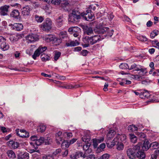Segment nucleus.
<instances>
[{"mask_svg": "<svg viewBox=\"0 0 159 159\" xmlns=\"http://www.w3.org/2000/svg\"><path fill=\"white\" fill-rule=\"evenodd\" d=\"M114 16L112 13H111L110 14H109L108 15V18L110 21L112 20V19L114 18Z\"/></svg>", "mask_w": 159, "mask_h": 159, "instance_id": "59", "label": "nucleus"}, {"mask_svg": "<svg viewBox=\"0 0 159 159\" xmlns=\"http://www.w3.org/2000/svg\"><path fill=\"white\" fill-rule=\"evenodd\" d=\"M9 26H11V28L12 29L16 31H20L22 30L23 26L22 24L20 23H15L13 25L12 24H10Z\"/></svg>", "mask_w": 159, "mask_h": 159, "instance_id": "11", "label": "nucleus"}, {"mask_svg": "<svg viewBox=\"0 0 159 159\" xmlns=\"http://www.w3.org/2000/svg\"><path fill=\"white\" fill-rule=\"evenodd\" d=\"M122 18H123V20H125L127 22H130V21H131L129 17H128L127 16L125 15L123 16Z\"/></svg>", "mask_w": 159, "mask_h": 159, "instance_id": "54", "label": "nucleus"}, {"mask_svg": "<svg viewBox=\"0 0 159 159\" xmlns=\"http://www.w3.org/2000/svg\"><path fill=\"white\" fill-rule=\"evenodd\" d=\"M67 32L66 31H62L60 33V36L61 38L64 39L67 37Z\"/></svg>", "mask_w": 159, "mask_h": 159, "instance_id": "43", "label": "nucleus"}, {"mask_svg": "<svg viewBox=\"0 0 159 159\" xmlns=\"http://www.w3.org/2000/svg\"><path fill=\"white\" fill-rule=\"evenodd\" d=\"M141 76L138 75H132V78L136 80H139L140 79Z\"/></svg>", "mask_w": 159, "mask_h": 159, "instance_id": "60", "label": "nucleus"}, {"mask_svg": "<svg viewBox=\"0 0 159 159\" xmlns=\"http://www.w3.org/2000/svg\"><path fill=\"white\" fill-rule=\"evenodd\" d=\"M43 159H53V156L52 155H44L43 157Z\"/></svg>", "mask_w": 159, "mask_h": 159, "instance_id": "52", "label": "nucleus"}, {"mask_svg": "<svg viewBox=\"0 0 159 159\" xmlns=\"http://www.w3.org/2000/svg\"><path fill=\"white\" fill-rule=\"evenodd\" d=\"M26 39L30 43L35 42L38 39L37 35L34 34H29L26 37Z\"/></svg>", "mask_w": 159, "mask_h": 159, "instance_id": "14", "label": "nucleus"}, {"mask_svg": "<svg viewBox=\"0 0 159 159\" xmlns=\"http://www.w3.org/2000/svg\"><path fill=\"white\" fill-rule=\"evenodd\" d=\"M93 144L95 148H96L98 143L102 142L104 140V138L103 137H100L98 138H94L93 139Z\"/></svg>", "mask_w": 159, "mask_h": 159, "instance_id": "10", "label": "nucleus"}, {"mask_svg": "<svg viewBox=\"0 0 159 159\" xmlns=\"http://www.w3.org/2000/svg\"><path fill=\"white\" fill-rule=\"evenodd\" d=\"M47 49V47L46 46H40L38 48V50L39 51L40 54L42 53L44 51H45Z\"/></svg>", "mask_w": 159, "mask_h": 159, "instance_id": "36", "label": "nucleus"}, {"mask_svg": "<svg viewBox=\"0 0 159 159\" xmlns=\"http://www.w3.org/2000/svg\"><path fill=\"white\" fill-rule=\"evenodd\" d=\"M120 68L121 69H129V65L126 63H122L119 66Z\"/></svg>", "mask_w": 159, "mask_h": 159, "instance_id": "37", "label": "nucleus"}, {"mask_svg": "<svg viewBox=\"0 0 159 159\" xmlns=\"http://www.w3.org/2000/svg\"><path fill=\"white\" fill-rule=\"evenodd\" d=\"M91 144V143H85V144L83 146V150L85 151L89 148Z\"/></svg>", "mask_w": 159, "mask_h": 159, "instance_id": "42", "label": "nucleus"}, {"mask_svg": "<svg viewBox=\"0 0 159 159\" xmlns=\"http://www.w3.org/2000/svg\"><path fill=\"white\" fill-rule=\"evenodd\" d=\"M120 137V134H117L116 135V137L111 142V145L110 146H109L108 143H106L107 147L109 148H111L115 145L116 143H118L120 142L119 139Z\"/></svg>", "mask_w": 159, "mask_h": 159, "instance_id": "13", "label": "nucleus"}, {"mask_svg": "<svg viewBox=\"0 0 159 159\" xmlns=\"http://www.w3.org/2000/svg\"><path fill=\"white\" fill-rule=\"evenodd\" d=\"M102 39L103 38L101 39L99 35H95L92 36H87L84 38L82 39V46L85 48L89 47L90 45H93Z\"/></svg>", "mask_w": 159, "mask_h": 159, "instance_id": "1", "label": "nucleus"}, {"mask_svg": "<svg viewBox=\"0 0 159 159\" xmlns=\"http://www.w3.org/2000/svg\"><path fill=\"white\" fill-rule=\"evenodd\" d=\"M56 139L57 143L58 144H60L63 142L62 136H56Z\"/></svg>", "mask_w": 159, "mask_h": 159, "instance_id": "44", "label": "nucleus"}, {"mask_svg": "<svg viewBox=\"0 0 159 159\" xmlns=\"http://www.w3.org/2000/svg\"><path fill=\"white\" fill-rule=\"evenodd\" d=\"M110 155L107 153H105L101 156L98 159H108Z\"/></svg>", "mask_w": 159, "mask_h": 159, "instance_id": "41", "label": "nucleus"}, {"mask_svg": "<svg viewBox=\"0 0 159 159\" xmlns=\"http://www.w3.org/2000/svg\"><path fill=\"white\" fill-rule=\"evenodd\" d=\"M126 139V136L125 134H120V137L119 138L120 141L122 142H124L125 140Z\"/></svg>", "mask_w": 159, "mask_h": 159, "instance_id": "49", "label": "nucleus"}, {"mask_svg": "<svg viewBox=\"0 0 159 159\" xmlns=\"http://www.w3.org/2000/svg\"><path fill=\"white\" fill-rule=\"evenodd\" d=\"M6 153L10 158L14 159L16 157L15 153L12 150H8Z\"/></svg>", "mask_w": 159, "mask_h": 159, "instance_id": "22", "label": "nucleus"}, {"mask_svg": "<svg viewBox=\"0 0 159 159\" xmlns=\"http://www.w3.org/2000/svg\"><path fill=\"white\" fill-rule=\"evenodd\" d=\"M142 146V144L141 143H139L135 145L133 148L134 150H139L140 148V146Z\"/></svg>", "mask_w": 159, "mask_h": 159, "instance_id": "51", "label": "nucleus"}, {"mask_svg": "<svg viewBox=\"0 0 159 159\" xmlns=\"http://www.w3.org/2000/svg\"><path fill=\"white\" fill-rule=\"evenodd\" d=\"M80 12L77 10H73L72 12L69 15L68 20L69 22L73 23L77 22L81 18Z\"/></svg>", "mask_w": 159, "mask_h": 159, "instance_id": "3", "label": "nucleus"}, {"mask_svg": "<svg viewBox=\"0 0 159 159\" xmlns=\"http://www.w3.org/2000/svg\"><path fill=\"white\" fill-rule=\"evenodd\" d=\"M10 40L13 42H14L17 41L18 40L17 37L16 36H11L9 38Z\"/></svg>", "mask_w": 159, "mask_h": 159, "instance_id": "48", "label": "nucleus"}, {"mask_svg": "<svg viewBox=\"0 0 159 159\" xmlns=\"http://www.w3.org/2000/svg\"><path fill=\"white\" fill-rule=\"evenodd\" d=\"M62 2L61 0H52L51 3L54 5H59Z\"/></svg>", "mask_w": 159, "mask_h": 159, "instance_id": "47", "label": "nucleus"}, {"mask_svg": "<svg viewBox=\"0 0 159 159\" xmlns=\"http://www.w3.org/2000/svg\"><path fill=\"white\" fill-rule=\"evenodd\" d=\"M41 58L43 61H49L50 59V56L48 54L44 53L41 54Z\"/></svg>", "mask_w": 159, "mask_h": 159, "instance_id": "29", "label": "nucleus"}, {"mask_svg": "<svg viewBox=\"0 0 159 159\" xmlns=\"http://www.w3.org/2000/svg\"><path fill=\"white\" fill-rule=\"evenodd\" d=\"M46 127L45 125L40 126L38 128L37 130L38 132L43 133L45 130Z\"/></svg>", "mask_w": 159, "mask_h": 159, "instance_id": "39", "label": "nucleus"}, {"mask_svg": "<svg viewBox=\"0 0 159 159\" xmlns=\"http://www.w3.org/2000/svg\"><path fill=\"white\" fill-rule=\"evenodd\" d=\"M139 71V74L142 76L148 73L147 69L142 66H140Z\"/></svg>", "mask_w": 159, "mask_h": 159, "instance_id": "27", "label": "nucleus"}, {"mask_svg": "<svg viewBox=\"0 0 159 159\" xmlns=\"http://www.w3.org/2000/svg\"><path fill=\"white\" fill-rule=\"evenodd\" d=\"M138 135L140 138L145 139L146 137V136L144 133L142 132L139 133Z\"/></svg>", "mask_w": 159, "mask_h": 159, "instance_id": "55", "label": "nucleus"}, {"mask_svg": "<svg viewBox=\"0 0 159 159\" xmlns=\"http://www.w3.org/2000/svg\"><path fill=\"white\" fill-rule=\"evenodd\" d=\"M140 66L141 65L136 64L135 66L136 67L134 68V70L137 71H139V70L140 68Z\"/></svg>", "mask_w": 159, "mask_h": 159, "instance_id": "58", "label": "nucleus"}, {"mask_svg": "<svg viewBox=\"0 0 159 159\" xmlns=\"http://www.w3.org/2000/svg\"><path fill=\"white\" fill-rule=\"evenodd\" d=\"M35 19L39 23L42 22L43 20L44 19L43 17L39 16L38 15H35Z\"/></svg>", "mask_w": 159, "mask_h": 159, "instance_id": "35", "label": "nucleus"}, {"mask_svg": "<svg viewBox=\"0 0 159 159\" xmlns=\"http://www.w3.org/2000/svg\"><path fill=\"white\" fill-rule=\"evenodd\" d=\"M139 38V40L141 41H147V39L145 37L142 36L140 37Z\"/></svg>", "mask_w": 159, "mask_h": 159, "instance_id": "61", "label": "nucleus"}, {"mask_svg": "<svg viewBox=\"0 0 159 159\" xmlns=\"http://www.w3.org/2000/svg\"><path fill=\"white\" fill-rule=\"evenodd\" d=\"M87 9H89L90 10L91 9H92L93 11H94L96 9V7L95 6H94L93 5H91L89 6Z\"/></svg>", "mask_w": 159, "mask_h": 159, "instance_id": "64", "label": "nucleus"}, {"mask_svg": "<svg viewBox=\"0 0 159 159\" xmlns=\"http://www.w3.org/2000/svg\"><path fill=\"white\" fill-rule=\"evenodd\" d=\"M88 53V52L87 50H82L80 53V55L84 56H87Z\"/></svg>", "mask_w": 159, "mask_h": 159, "instance_id": "53", "label": "nucleus"}, {"mask_svg": "<svg viewBox=\"0 0 159 159\" xmlns=\"http://www.w3.org/2000/svg\"><path fill=\"white\" fill-rule=\"evenodd\" d=\"M10 16L14 18L18 19L20 16V12L18 10H14L11 12Z\"/></svg>", "mask_w": 159, "mask_h": 159, "instance_id": "18", "label": "nucleus"}, {"mask_svg": "<svg viewBox=\"0 0 159 159\" xmlns=\"http://www.w3.org/2000/svg\"><path fill=\"white\" fill-rule=\"evenodd\" d=\"M116 156V159H124L123 156L122 154H118Z\"/></svg>", "mask_w": 159, "mask_h": 159, "instance_id": "56", "label": "nucleus"}, {"mask_svg": "<svg viewBox=\"0 0 159 159\" xmlns=\"http://www.w3.org/2000/svg\"><path fill=\"white\" fill-rule=\"evenodd\" d=\"M82 16L86 20L88 21H91L94 19L93 14L89 9H87Z\"/></svg>", "mask_w": 159, "mask_h": 159, "instance_id": "6", "label": "nucleus"}, {"mask_svg": "<svg viewBox=\"0 0 159 159\" xmlns=\"http://www.w3.org/2000/svg\"><path fill=\"white\" fill-rule=\"evenodd\" d=\"M70 158L71 159H77L80 157H83L84 158L85 157L84 154H83L82 152L78 151L75 153H73L70 155Z\"/></svg>", "mask_w": 159, "mask_h": 159, "instance_id": "12", "label": "nucleus"}, {"mask_svg": "<svg viewBox=\"0 0 159 159\" xmlns=\"http://www.w3.org/2000/svg\"><path fill=\"white\" fill-rule=\"evenodd\" d=\"M126 153L129 158L133 159L135 157V153L134 151V150L132 148H128L126 150Z\"/></svg>", "mask_w": 159, "mask_h": 159, "instance_id": "9", "label": "nucleus"}, {"mask_svg": "<svg viewBox=\"0 0 159 159\" xmlns=\"http://www.w3.org/2000/svg\"><path fill=\"white\" fill-rule=\"evenodd\" d=\"M94 33L98 34H103L105 37H111L113 34V30H110L108 27L102 26H97L94 29Z\"/></svg>", "mask_w": 159, "mask_h": 159, "instance_id": "2", "label": "nucleus"}, {"mask_svg": "<svg viewBox=\"0 0 159 159\" xmlns=\"http://www.w3.org/2000/svg\"><path fill=\"white\" fill-rule=\"evenodd\" d=\"M80 29L78 27H72L69 28L68 31L70 34L73 35L75 37H78V40H79L80 34L81 32Z\"/></svg>", "mask_w": 159, "mask_h": 159, "instance_id": "4", "label": "nucleus"}, {"mask_svg": "<svg viewBox=\"0 0 159 159\" xmlns=\"http://www.w3.org/2000/svg\"><path fill=\"white\" fill-rule=\"evenodd\" d=\"M136 156L139 159H144L145 157V153L142 151H138L137 153Z\"/></svg>", "mask_w": 159, "mask_h": 159, "instance_id": "28", "label": "nucleus"}, {"mask_svg": "<svg viewBox=\"0 0 159 159\" xmlns=\"http://www.w3.org/2000/svg\"><path fill=\"white\" fill-rule=\"evenodd\" d=\"M30 8L28 6H26L22 9L21 14L25 18H26L30 16Z\"/></svg>", "mask_w": 159, "mask_h": 159, "instance_id": "7", "label": "nucleus"}, {"mask_svg": "<svg viewBox=\"0 0 159 159\" xmlns=\"http://www.w3.org/2000/svg\"><path fill=\"white\" fill-rule=\"evenodd\" d=\"M82 141L85 143H91L90 142V137L89 134H85L82 137Z\"/></svg>", "mask_w": 159, "mask_h": 159, "instance_id": "25", "label": "nucleus"}, {"mask_svg": "<svg viewBox=\"0 0 159 159\" xmlns=\"http://www.w3.org/2000/svg\"><path fill=\"white\" fill-rule=\"evenodd\" d=\"M41 54L39 51L37 49L34 52V54L32 55V58L34 60L36 59L37 57L39 56Z\"/></svg>", "mask_w": 159, "mask_h": 159, "instance_id": "38", "label": "nucleus"}, {"mask_svg": "<svg viewBox=\"0 0 159 159\" xmlns=\"http://www.w3.org/2000/svg\"><path fill=\"white\" fill-rule=\"evenodd\" d=\"M79 42L78 40L75 41L69 40L66 43V45L67 47H74L79 45Z\"/></svg>", "mask_w": 159, "mask_h": 159, "instance_id": "16", "label": "nucleus"}, {"mask_svg": "<svg viewBox=\"0 0 159 159\" xmlns=\"http://www.w3.org/2000/svg\"><path fill=\"white\" fill-rule=\"evenodd\" d=\"M45 141L44 138L43 137H41L39 139H38L36 141L34 142H31L30 143L31 144H35L37 146H40L41 144L43 143Z\"/></svg>", "mask_w": 159, "mask_h": 159, "instance_id": "19", "label": "nucleus"}, {"mask_svg": "<svg viewBox=\"0 0 159 159\" xmlns=\"http://www.w3.org/2000/svg\"><path fill=\"white\" fill-rule=\"evenodd\" d=\"M108 86V83H106L104 86V88L103 90L104 91H107L108 90L107 87Z\"/></svg>", "mask_w": 159, "mask_h": 159, "instance_id": "62", "label": "nucleus"}, {"mask_svg": "<svg viewBox=\"0 0 159 159\" xmlns=\"http://www.w3.org/2000/svg\"><path fill=\"white\" fill-rule=\"evenodd\" d=\"M106 147V145L105 143H101L99 146V147L101 149L103 150Z\"/></svg>", "mask_w": 159, "mask_h": 159, "instance_id": "63", "label": "nucleus"}, {"mask_svg": "<svg viewBox=\"0 0 159 159\" xmlns=\"http://www.w3.org/2000/svg\"><path fill=\"white\" fill-rule=\"evenodd\" d=\"M124 148V145L123 143H120L119 144H117V149L118 150H123Z\"/></svg>", "mask_w": 159, "mask_h": 159, "instance_id": "50", "label": "nucleus"}, {"mask_svg": "<svg viewBox=\"0 0 159 159\" xmlns=\"http://www.w3.org/2000/svg\"><path fill=\"white\" fill-rule=\"evenodd\" d=\"M29 154L27 152L24 153L23 154L19 155L18 156V159H28Z\"/></svg>", "mask_w": 159, "mask_h": 159, "instance_id": "30", "label": "nucleus"}, {"mask_svg": "<svg viewBox=\"0 0 159 159\" xmlns=\"http://www.w3.org/2000/svg\"><path fill=\"white\" fill-rule=\"evenodd\" d=\"M136 64L133 63L130 66H129V70H134V68L136 67Z\"/></svg>", "mask_w": 159, "mask_h": 159, "instance_id": "57", "label": "nucleus"}, {"mask_svg": "<svg viewBox=\"0 0 159 159\" xmlns=\"http://www.w3.org/2000/svg\"><path fill=\"white\" fill-rule=\"evenodd\" d=\"M61 152V148L57 149L53 153L52 156L54 157L57 155H59Z\"/></svg>", "mask_w": 159, "mask_h": 159, "instance_id": "45", "label": "nucleus"}, {"mask_svg": "<svg viewBox=\"0 0 159 159\" xmlns=\"http://www.w3.org/2000/svg\"><path fill=\"white\" fill-rule=\"evenodd\" d=\"M141 146L143 151H147L149 148H150L151 146L150 143L148 141H145L144 142L143 144Z\"/></svg>", "mask_w": 159, "mask_h": 159, "instance_id": "20", "label": "nucleus"}, {"mask_svg": "<svg viewBox=\"0 0 159 159\" xmlns=\"http://www.w3.org/2000/svg\"><path fill=\"white\" fill-rule=\"evenodd\" d=\"M94 30H93L92 29L91 27H86L84 31V32L85 34L89 35H90L93 34Z\"/></svg>", "mask_w": 159, "mask_h": 159, "instance_id": "26", "label": "nucleus"}, {"mask_svg": "<svg viewBox=\"0 0 159 159\" xmlns=\"http://www.w3.org/2000/svg\"><path fill=\"white\" fill-rule=\"evenodd\" d=\"M43 39L47 42H50L54 40V37L53 35L49 34L46 35L43 37Z\"/></svg>", "mask_w": 159, "mask_h": 159, "instance_id": "17", "label": "nucleus"}, {"mask_svg": "<svg viewBox=\"0 0 159 159\" xmlns=\"http://www.w3.org/2000/svg\"><path fill=\"white\" fill-rule=\"evenodd\" d=\"M129 136L131 141L133 143H135L137 140V138L136 137L132 134H129Z\"/></svg>", "mask_w": 159, "mask_h": 159, "instance_id": "32", "label": "nucleus"}, {"mask_svg": "<svg viewBox=\"0 0 159 159\" xmlns=\"http://www.w3.org/2000/svg\"><path fill=\"white\" fill-rule=\"evenodd\" d=\"M25 134H21L20 135V134L19 133V132H17L16 133L17 134L18 136H20L22 137H24V138H28L29 137V133L25 131Z\"/></svg>", "mask_w": 159, "mask_h": 159, "instance_id": "40", "label": "nucleus"}, {"mask_svg": "<svg viewBox=\"0 0 159 159\" xmlns=\"http://www.w3.org/2000/svg\"><path fill=\"white\" fill-rule=\"evenodd\" d=\"M116 134V132L114 130H110L107 134V139L110 140Z\"/></svg>", "mask_w": 159, "mask_h": 159, "instance_id": "24", "label": "nucleus"}, {"mask_svg": "<svg viewBox=\"0 0 159 159\" xmlns=\"http://www.w3.org/2000/svg\"><path fill=\"white\" fill-rule=\"evenodd\" d=\"M63 17L62 16H60L57 20V24L59 27H61L63 25Z\"/></svg>", "mask_w": 159, "mask_h": 159, "instance_id": "31", "label": "nucleus"}, {"mask_svg": "<svg viewBox=\"0 0 159 159\" xmlns=\"http://www.w3.org/2000/svg\"><path fill=\"white\" fill-rule=\"evenodd\" d=\"M61 55V53L59 52H56L55 54L54 57V59L55 61H57L59 57H60Z\"/></svg>", "mask_w": 159, "mask_h": 159, "instance_id": "46", "label": "nucleus"}, {"mask_svg": "<svg viewBox=\"0 0 159 159\" xmlns=\"http://www.w3.org/2000/svg\"><path fill=\"white\" fill-rule=\"evenodd\" d=\"M150 96V94L147 91L144 90L140 93V97L141 98H148Z\"/></svg>", "mask_w": 159, "mask_h": 159, "instance_id": "21", "label": "nucleus"}, {"mask_svg": "<svg viewBox=\"0 0 159 159\" xmlns=\"http://www.w3.org/2000/svg\"><path fill=\"white\" fill-rule=\"evenodd\" d=\"M9 6L4 5L0 7V13L2 16H5L7 15V13L8 11Z\"/></svg>", "mask_w": 159, "mask_h": 159, "instance_id": "15", "label": "nucleus"}, {"mask_svg": "<svg viewBox=\"0 0 159 159\" xmlns=\"http://www.w3.org/2000/svg\"><path fill=\"white\" fill-rule=\"evenodd\" d=\"M152 149H157L159 148V143L157 142H154L150 144Z\"/></svg>", "mask_w": 159, "mask_h": 159, "instance_id": "34", "label": "nucleus"}, {"mask_svg": "<svg viewBox=\"0 0 159 159\" xmlns=\"http://www.w3.org/2000/svg\"><path fill=\"white\" fill-rule=\"evenodd\" d=\"M138 129V127L134 125H129L128 128V130L130 132L135 131L137 130Z\"/></svg>", "mask_w": 159, "mask_h": 159, "instance_id": "33", "label": "nucleus"}, {"mask_svg": "<svg viewBox=\"0 0 159 159\" xmlns=\"http://www.w3.org/2000/svg\"><path fill=\"white\" fill-rule=\"evenodd\" d=\"M7 144L9 147L13 149L17 148L19 146L18 142L12 140L8 142L7 143Z\"/></svg>", "mask_w": 159, "mask_h": 159, "instance_id": "8", "label": "nucleus"}, {"mask_svg": "<svg viewBox=\"0 0 159 159\" xmlns=\"http://www.w3.org/2000/svg\"><path fill=\"white\" fill-rule=\"evenodd\" d=\"M6 41H3L0 45L1 48L3 51L8 50L9 48V45L5 42Z\"/></svg>", "mask_w": 159, "mask_h": 159, "instance_id": "23", "label": "nucleus"}, {"mask_svg": "<svg viewBox=\"0 0 159 159\" xmlns=\"http://www.w3.org/2000/svg\"><path fill=\"white\" fill-rule=\"evenodd\" d=\"M42 29L45 31H48L52 28V21L49 18H47L46 21L41 26Z\"/></svg>", "mask_w": 159, "mask_h": 159, "instance_id": "5", "label": "nucleus"}]
</instances>
